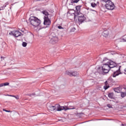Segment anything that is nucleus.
<instances>
[{
  "label": "nucleus",
  "instance_id": "f257e3e1",
  "mask_svg": "<svg viewBox=\"0 0 126 126\" xmlns=\"http://www.w3.org/2000/svg\"><path fill=\"white\" fill-rule=\"evenodd\" d=\"M30 21L32 26L37 27L41 24V21L35 17H31L30 18Z\"/></svg>",
  "mask_w": 126,
  "mask_h": 126
},
{
  "label": "nucleus",
  "instance_id": "f03ea898",
  "mask_svg": "<svg viewBox=\"0 0 126 126\" xmlns=\"http://www.w3.org/2000/svg\"><path fill=\"white\" fill-rule=\"evenodd\" d=\"M106 2L105 7L108 10H113L115 9V4L110 0H102Z\"/></svg>",
  "mask_w": 126,
  "mask_h": 126
},
{
  "label": "nucleus",
  "instance_id": "7ed1b4c3",
  "mask_svg": "<svg viewBox=\"0 0 126 126\" xmlns=\"http://www.w3.org/2000/svg\"><path fill=\"white\" fill-rule=\"evenodd\" d=\"M121 67H122V66L117 64L116 66L113 68V70H114V72L112 75L113 77H116V76H118V75L122 74V72H121Z\"/></svg>",
  "mask_w": 126,
  "mask_h": 126
},
{
  "label": "nucleus",
  "instance_id": "20e7f679",
  "mask_svg": "<svg viewBox=\"0 0 126 126\" xmlns=\"http://www.w3.org/2000/svg\"><path fill=\"white\" fill-rule=\"evenodd\" d=\"M101 68L104 73H108V72L110 71V69L108 62L103 64V65L101 67Z\"/></svg>",
  "mask_w": 126,
  "mask_h": 126
},
{
  "label": "nucleus",
  "instance_id": "39448f33",
  "mask_svg": "<svg viewBox=\"0 0 126 126\" xmlns=\"http://www.w3.org/2000/svg\"><path fill=\"white\" fill-rule=\"evenodd\" d=\"M9 34V35L14 36V37H16V38H17V37H20V36H21V35H23L21 32L17 31H13L10 32Z\"/></svg>",
  "mask_w": 126,
  "mask_h": 126
},
{
  "label": "nucleus",
  "instance_id": "423d86ee",
  "mask_svg": "<svg viewBox=\"0 0 126 126\" xmlns=\"http://www.w3.org/2000/svg\"><path fill=\"white\" fill-rule=\"evenodd\" d=\"M56 111H63V110H64V111H67V110H69V108L66 106H61L59 104H56Z\"/></svg>",
  "mask_w": 126,
  "mask_h": 126
},
{
  "label": "nucleus",
  "instance_id": "0eeeda50",
  "mask_svg": "<svg viewBox=\"0 0 126 126\" xmlns=\"http://www.w3.org/2000/svg\"><path fill=\"white\" fill-rule=\"evenodd\" d=\"M65 74H67V75H69V76H77V75H78V73L76 71L73 72L66 71L65 72Z\"/></svg>",
  "mask_w": 126,
  "mask_h": 126
},
{
  "label": "nucleus",
  "instance_id": "6e6552de",
  "mask_svg": "<svg viewBox=\"0 0 126 126\" xmlns=\"http://www.w3.org/2000/svg\"><path fill=\"white\" fill-rule=\"evenodd\" d=\"M58 41H59V38L57 36H54L50 39V43L51 44H55L58 43Z\"/></svg>",
  "mask_w": 126,
  "mask_h": 126
},
{
  "label": "nucleus",
  "instance_id": "1a4fd4ad",
  "mask_svg": "<svg viewBox=\"0 0 126 126\" xmlns=\"http://www.w3.org/2000/svg\"><path fill=\"white\" fill-rule=\"evenodd\" d=\"M44 25H51V20L49 19V17H44Z\"/></svg>",
  "mask_w": 126,
  "mask_h": 126
},
{
  "label": "nucleus",
  "instance_id": "9d476101",
  "mask_svg": "<svg viewBox=\"0 0 126 126\" xmlns=\"http://www.w3.org/2000/svg\"><path fill=\"white\" fill-rule=\"evenodd\" d=\"M107 62L108 63V65L109 66L110 69H111V68H113L115 66H117V63L113 61H109Z\"/></svg>",
  "mask_w": 126,
  "mask_h": 126
},
{
  "label": "nucleus",
  "instance_id": "9b49d317",
  "mask_svg": "<svg viewBox=\"0 0 126 126\" xmlns=\"http://www.w3.org/2000/svg\"><path fill=\"white\" fill-rule=\"evenodd\" d=\"M85 19H86V18H85L84 16H79L78 17V20L79 22H80V23H82V22H84V21H85Z\"/></svg>",
  "mask_w": 126,
  "mask_h": 126
},
{
  "label": "nucleus",
  "instance_id": "f8f14e48",
  "mask_svg": "<svg viewBox=\"0 0 126 126\" xmlns=\"http://www.w3.org/2000/svg\"><path fill=\"white\" fill-rule=\"evenodd\" d=\"M102 35L103 37H105V38L108 37V36H109V31L107 30H104L102 32Z\"/></svg>",
  "mask_w": 126,
  "mask_h": 126
},
{
  "label": "nucleus",
  "instance_id": "ddd939ff",
  "mask_svg": "<svg viewBox=\"0 0 126 126\" xmlns=\"http://www.w3.org/2000/svg\"><path fill=\"white\" fill-rule=\"evenodd\" d=\"M122 89H123V90H125V92H122L121 93V97L122 98H124V97H126V87H123V88Z\"/></svg>",
  "mask_w": 126,
  "mask_h": 126
},
{
  "label": "nucleus",
  "instance_id": "4468645a",
  "mask_svg": "<svg viewBox=\"0 0 126 126\" xmlns=\"http://www.w3.org/2000/svg\"><path fill=\"white\" fill-rule=\"evenodd\" d=\"M114 90L115 92H116L117 93H120L122 90H123V89H122V87H118V88H115L114 89Z\"/></svg>",
  "mask_w": 126,
  "mask_h": 126
},
{
  "label": "nucleus",
  "instance_id": "2eb2a0df",
  "mask_svg": "<svg viewBox=\"0 0 126 126\" xmlns=\"http://www.w3.org/2000/svg\"><path fill=\"white\" fill-rule=\"evenodd\" d=\"M57 109L56 104L55 106L50 105L48 107V109L50 111H55Z\"/></svg>",
  "mask_w": 126,
  "mask_h": 126
},
{
  "label": "nucleus",
  "instance_id": "dca6fc26",
  "mask_svg": "<svg viewBox=\"0 0 126 126\" xmlns=\"http://www.w3.org/2000/svg\"><path fill=\"white\" fill-rule=\"evenodd\" d=\"M40 92H38V94L32 93V94H28L29 96L32 97V96H40Z\"/></svg>",
  "mask_w": 126,
  "mask_h": 126
},
{
  "label": "nucleus",
  "instance_id": "f3484780",
  "mask_svg": "<svg viewBox=\"0 0 126 126\" xmlns=\"http://www.w3.org/2000/svg\"><path fill=\"white\" fill-rule=\"evenodd\" d=\"M42 13H43V14H44V15H45V16H44V17H47V16H48L49 15V12H48V11H47V10L43 11Z\"/></svg>",
  "mask_w": 126,
  "mask_h": 126
},
{
  "label": "nucleus",
  "instance_id": "a211bd4d",
  "mask_svg": "<svg viewBox=\"0 0 126 126\" xmlns=\"http://www.w3.org/2000/svg\"><path fill=\"white\" fill-rule=\"evenodd\" d=\"M108 97L110 99H113L114 98V93H110L108 94Z\"/></svg>",
  "mask_w": 126,
  "mask_h": 126
},
{
  "label": "nucleus",
  "instance_id": "6ab92c4d",
  "mask_svg": "<svg viewBox=\"0 0 126 126\" xmlns=\"http://www.w3.org/2000/svg\"><path fill=\"white\" fill-rule=\"evenodd\" d=\"M67 107L69 109L68 110H74V109H76V107H75L74 106H67Z\"/></svg>",
  "mask_w": 126,
  "mask_h": 126
},
{
  "label": "nucleus",
  "instance_id": "aec40b11",
  "mask_svg": "<svg viewBox=\"0 0 126 126\" xmlns=\"http://www.w3.org/2000/svg\"><path fill=\"white\" fill-rule=\"evenodd\" d=\"M80 0H71V3H77Z\"/></svg>",
  "mask_w": 126,
  "mask_h": 126
},
{
  "label": "nucleus",
  "instance_id": "412c9836",
  "mask_svg": "<svg viewBox=\"0 0 126 126\" xmlns=\"http://www.w3.org/2000/svg\"><path fill=\"white\" fill-rule=\"evenodd\" d=\"M123 42H126V34L123 36L122 38Z\"/></svg>",
  "mask_w": 126,
  "mask_h": 126
},
{
  "label": "nucleus",
  "instance_id": "4be33fe9",
  "mask_svg": "<svg viewBox=\"0 0 126 126\" xmlns=\"http://www.w3.org/2000/svg\"><path fill=\"white\" fill-rule=\"evenodd\" d=\"M91 6H92V7H95V6H97V5L95 3H91Z\"/></svg>",
  "mask_w": 126,
  "mask_h": 126
},
{
  "label": "nucleus",
  "instance_id": "5701e85b",
  "mask_svg": "<svg viewBox=\"0 0 126 126\" xmlns=\"http://www.w3.org/2000/svg\"><path fill=\"white\" fill-rule=\"evenodd\" d=\"M22 46L23 47H26V46H27V43L25 42H23L22 43Z\"/></svg>",
  "mask_w": 126,
  "mask_h": 126
},
{
  "label": "nucleus",
  "instance_id": "b1692460",
  "mask_svg": "<svg viewBox=\"0 0 126 126\" xmlns=\"http://www.w3.org/2000/svg\"><path fill=\"white\" fill-rule=\"evenodd\" d=\"M3 84V86H7V85H9V83L8 82H6Z\"/></svg>",
  "mask_w": 126,
  "mask_h": 126
},
{
  "label": "nucleus",
  "instance_id": "393cba45",
  "mask_svg": "<svg viewBox=\"0 0 126 126\" xmlns=\"http://www.w3.org/2000/svg\"><path fill=\"white\" fill-rule=\"evenodd\" d=\"M76 9L77 10V11H79L80 10V6H77L76 7Z\"/></svg>",
  "mask_w": 126,
  "mask_h": 126
},
{
  "label": "nucleus",
  "instance_id": "a878e982",
  "mask_svg": "<svg viewBox=\"0 0 126 126\" xmlns=\"http://www.w3.org/2000/svg\"><path fill=\"white\" fill-rule=\"evenodd\" d=\"M103 87H104V89H105V90H107V89H108V88H109L110 87V86H105Z\"/></svg>",
  "mask_w": 126,
  "mask_h": 126
},
{
  "label": "nucleus",
  "instance_id": "bb28decb",
  "mask_svg": "<svg viewBox=\"0 0 126 126\" xmlns=\"http://www.w3.org/2000/svg\"><path fill=\"white\" fill-rule=\"evenodd\" d=\"M13 97H15L17 100H18V99H19V96H18V95H13Z\"/></svg>",
  "mask_w": 126,
  "mask_h": 126
},
{
  "label": "nucleus",
  "instance_id": "cd10ccee",
  "mask_svg": "<svg viewBox=\"0 0 126 126\" xmlns=\"http://www.w3.org/2000/svg\"><path fill=\"white\" fill-rule=\"evenodd\" d=\"M3 111H4V112H6L7 113H10V110H6L4 109H3Z\"/></svg>",
  "mask_w": 126,
  "mask_h": 126
},
{
  "label": "nucleus",
  "instance_id": "c85d7f7f",
  "mask_svg": "<svg viewBox=\"0 0 126 126\" xmlns=\"http://www.w3.org/2000/svg\"><path fill=\"white\" fill-rule=\"evenodd\" d=\"M71 31L72 32H74V31H75V28H73L71 29Z\"/></svg>",
  "mask_w": 126,
  "mask_h": 126
},
{
  "label": "nucleus",
  "instance_id": "c756f323",
  "mask_svg": "<svg viewBox=\"0 0 126 126\" xmlns=\"http://www.w3.org/2000/svg\"><path fill=\"white\" fill-rule=\"evenodd\" d=\"M58 28L59 29H63V27L61 26H59L58 27Z\"/></svg>",
  "mask_w": 126,
  "mask_h": 126
},
{
  "label": "nucleus",
  "instance_id": "7c9ffc66",
  "mask_svg": "<svg viewBox=\"0 0 126 126\" xmlns=\"http://www.w3.org/2000/svg\"><path fill=\"white\" fill-rule=\"evenodd\" d=\"M107 106L108 108H113V107H112V105H111V104H107Z\"/></svg>",
  "mask_w": 126,
  "mask_h": 126
},
{
  "label": "nucleus",
  "instance_id": "2f4dec72",
  "mask_svg": "<svg viewBox=\"0 0 126 126\" xmlns=\"http://www.w3.org/2000/svg\"><path fill=\"white\" fill-rule=\"evenodd\" d=\"M106 61H108V59H107V58H104V59L103 60V63H105V62H106Z\"/></svg>",
  "mask_w": 126,
  "mask_h": 126
},
{
  "label": "nucleus",
  "instance_id": "473e14b6",
  "mask_svg": "<svg viewBox=\"0 0 126 126\" xmlns=\"http://www.w3.org/2000/svg\"><path fill=\"white\" fill-rule=\"evenodd\" d=\"M2 86H3V85L2 83L0 84V87H2Z\"/></svg>",
  "mask_w": 126,
  "mask_h": 126
},
{
  "label": "nucleus",
  "instance_id": "72a5a7b5",
  "mask_svg": "<svg viewBox=\"0 0 126 126\" xmlns=\"http://www.w3.org/2000/svg\"><path fill=\"white\" fill-rule=\"evenodd\" d=\"M7 96H10V97H13V95L10 94H8Z\"/></svg>",
  "mask_w": 126,
  "mask_h": 126
},
{
  "label": "nucleus",
  "instance_id": "f704fd0d",
  "mask_svg": "<svg viewBox=\"0 0 126 126\" xmlns=\"http://www.w3.org/2000/svg\"><path fill=\"white\" fill-rule=\"evenodd\" d=\"M105 85H107V84H108V81H106L105 82Z\"/></svg>",
  "mask_w": 126,
  "mask_h": 126
},
{
  "label": "nucleus",
  "instance_id": "c9c22d12",
  "mask_svg": "<svg viewBox=\"0 0 126 126\" xmlns=\"http://www.w3.org/2000/svg\"><path fill=\"white\" fill-rule=\"evenodd\" d=\"M1 59H3V60L4 59V58L2 56H1Z\"/></svg>",
  "mask_w": 126,
  "mask_h": 126
},
{
  "label": "nucleus",
  "instance_id": "e433bc0d",
  "mask_svg": "<svg viewBox=\"0 0 126 126\" xmlns=\"http://www.w3.org/2000/svg\"><path fill=\"white\" fill-rule=\"evenodd\" d=\"M124 108H126V104L124 106Z\"/></svg>",
  "mask_w": 126,
  "mask_h": 126
},
{
  "label": "nucleus",
  "instance_id": "4c0bfd02",
  "mask_svg": "<svg viewBox=\"0 0 126 126\" xmlns=\"http://www.w3.org/2000/svg\"><path fill=\"white\" fill-rule=\"evenodd\" d=\"M122 126H126V125H123V124H122Z\"/></svg>",
  "mask_w": 126,
  "mask_h": 126
}]
</instances>
